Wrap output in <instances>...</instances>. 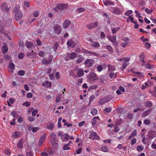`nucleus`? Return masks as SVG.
Instances as JSON below:
<instances>
[{"label": "nucleus", "instance_id": "obj_1", "mask_svg": "<svg viewBox=\"0 0 156 156\" xmlns=\"http://www.w3.org/2000/svg\"><path fill=\"white\" fill-rule=\"evenodd\" d=\"M62 31V28L60 25L58 24L55 25L53 27V34L59 35Z\"/></svg>", "mask_w": 156, "mask_h": 156}, {"label": "nucleus", "instance_id": "obj_2", "mask_svg": "<svg viewBox=\"0 0 156 156\" xmlns=\"http://www.w3.org/2000/svg\"><path fill=\"white\" fill-rule=\"evenodd\" d=\"M112 9L113 12L115 14L120 15L122 14L123 12V7H121V8L114 7L112 8Z\"/></svg>", "mask_w": 156, "mask_h": 156}, {"label": "nucleus", "instance_id": "obj_3", "mask_svg": "<svg viewBox=\"0 0 156 156\" xmlns=\"http://www.w3.org/2000/svg\"><path fill=\"white\" fill-rule=\"evenodd\" d=\"M77 56V54L74 52L71 53H68L65 57V60L66 61L69 60L70 59H74Z\"/></svg>", "mask_w": 156, "mask_h": 156}, {"label": "nucleus", "instance_id": "obj_4", "mask_svg": "<svg viewBox=\"0 0 156 156\" xmlns=\"http://www.w3.org/2000/svg\"><path fill=\"white\" fill-rule=\"evenodd\" d=\"M53 57L50 55L49 56V58L47 60L45 58H44L41 61V63L43 64L48 65L50 63L52 60Z\"/></svg>", "mask_w": 156, "mask_h": 156}, {"label": "nucleus", "instance_id": "obj_5", "mask_svg": "<svg viewBox=\"0 0 156 156\" xmlns=\"http://www.w3.org/2000/svg\"><path fill=\"white\" fill-rule=\"evenodd\" d=\"M94 60L90 59H88L85 60L84 64L86 66L90 67L93 66L94 63Z\"/></svg>", "mask_w": 156, "mask_h": 156}, {"label": "nucleus", "instance_id": "obj_6", "mask_svg": "<svg viewBox=\"0 0 156 156\" xmlns=\"http://www.w3.org/2000/svg\"><path fill=\"white\" fill-rule=\"evenodd\" d=\"M96 74L94 73H91L90 74V76L89 77V80L90 81H94L97 80H98Z\"/></svg>", "mask_w": 156, "mask_h": 156}, {"label": "nucleus", "instance_id": "obj_7", "mask_svg": "<svg viewBox=\"0 0 156 156\" xmlns=\"http://www.w3.org/2000/svg\"><path fill=\"white\" fill-rule=\"evenodd\" d=\"M46 134H44L40 138L38 141V146H41L46 139Z\"/></svg>", "mask_w": 156, "mask_h": 156}, {"label": "nucleus", "instance_id": "obj_8", "mask_svg": "<svg viewBox=\"0 0 156 156\" xmlns=\"http://www.w3.org/2000/svg\"><path fill=\"white\" fill-rule=\"evenodd\" d=\"M65 5L63 4L59 3L57 5L56 7L53 8V9L58 11V10H62L65 8Z\"/></svg>", "mask_w": 156, "mask_h": 156}, {"label": "nucleus", "instance_id": "obj_9", "mask_svg": "<svg viewBox=\"0 0 156 156\" xmlns=\"http://www.w3.org/2000/svg\"><path fill=\"white\" fill-rule=\"evenodd\" d=\"M129 58H124L122 67V70L124 69L127 67V65L129 64Z\"/></svg>", "mask_w": 156, "mask_h": 156}, {"label": "nucleus", "instance_id": "obj_10", "mask_svg": "<svg viewBox=\"0 0 156 156\" xmlns=\"http://www.w3.org/2000/svg\"><path fill=\"white\" fill-rule=\"evenodd\" d=\"M84 53L88 56H95L98 57H99L100 55L94 52L90 51L87 50L84 51Z\"/></svg>", "mask_w": 156, "mask_h": 156}, {"label": "nucleus", "instance_id": "obj_11", "mask_svg": "<svg viewBox=\"0 0 156 156\" xmlns=\"http://www.w3.org/2000/svg\"><path fill=\"white\" fill-rule=\"evenodd\" d=\"M23 16V14L20 10L17 11L15 14V19L16 20H18L21 19Z\"/></svg>", "mask_w": 156, "mask_h": 156}, {"label": "nucleus", "instance_id": "obj_12", "mask_svg": "<svg viewBox=\"0 0 156 156\" xmlns=\"http://www.w3.org/2000/svg\"><path fill=\"white\" fill-rule=\"evenodd\" d=\"M140 61L141 62L143 63L142 64V65L144 66L145 68L148 69H150L153 67V66L150 65L148 63L145 62L143 59L140 60Z\"/></svg>", "mask_w": 156, "mask_h": 156}, {"label": "nucleus", "instance_id": "obj_13", "mask_svg": "<svg viewBox=\"0 0 156 156\" xmlns=\"http://www.w3.org/2000/svg\"><path fill=\"white\" fill-rule=\"evenodd\" d=\"M90 138L92 140H98L99 139V136L95 132H92L90 135Z\"/></svg>", "mask_w": 156, "mask_h": 156}, {"label": "nucleus", "instance_id": "obj_14", "mask_svg": "<svg viewBox=\"0 0 156 156\" xmlns=\"http://www.w3.org/2000/svg\"><path fill=\"white\" fill-rule=\"evenodd\" d=\"M103 2L105 5L106 6L110 5H114V3L113 2L110 0H103Z\"/></svg>", "mask_w": 156, "mask_h": 156}, {"label": "nucleus", "instance_id": "obj_15", "mask_svg": "<svg viewBox=\"0 0 156 156\" xmlns=\"http://www.w3.org/2000/svg\"><path fill=\"white\" fill-rule=\"evenodd\" d=\"M97 25L98 22H95L94 23H92L88 24L87 26L88 29H91L94 28L96 27H97Z\"/></svg>", "mask_w": 156, "mask_h": 156}, {"label": "nucleus", "instance_id": "obj_16", "mask_svg": "<svg viewBox=\"0 0 156 156\" xmlns=\"http://www.w3.org/2000/svg\"><path fill=\"white\" fill-rule=\"evenodd\" d=\"M67 44L68 46L73 48L76 46V43L72 40H70L67 42Z\"/></svg>", "mask_w": 156, "mask_h": 156}, {"label": "nucleus", "instance_id": "obj_17", "mask_svg": "<svg viewBox=\"0 0 156 156\" xmlns=\"http://www.w3.org/2000/svg\"><path fill=\"white\" fill-rule=\"evenodd\" d=\"M99 118L98 116H96L93 119L92 121V124L94 126L96 124L97 121L99 120Z\"/></svg>", "mask_w": 156, "mask_h": 156}, {"label": "nucleus", "instance_id": "obj_18", "mask_svg": "<svg viewBox=\"0 0 156 156\" xmlns=\"http://www.w3.org/2000/svg\"><path fill=\"white\" fill-rule=\"evenodd\" d=\"M36 53L35 52H33V51L31 52H28L27 55L28 56L30 57V58H33L34 57H35L36 56Z\"/></svg>", "mask_w": 156, "mask_h": 156}, {"label": "nucleus", "instance_id": "obj_19", "mask_svg": "<svg viewBox=\"0 0 156 156\" xmlns=\"http://www.w3.org/2000/svg\"><path fill=\"white\" fill-rule=\"evenodd\" d=\"M61 139L63 142L69 140V136L66 133L63 135V137H61Z\"/></svg>", "mask_w": 156, "mask_h": 156}, {"label": "nucleus", "instance_id": "obj_20", "mask_svg": "<svg viewBox=\"0 0 156 156\" xmlns=\"http://www.w3.org/2000/svg\"><path fill=\"white\" fill-rule=\"evenodd\" d=\"M20 133L17 131H15L12 134V136L13 138H17L20 137Z\"/></svg>", "mask_w": 156, "mask_h": 156}, {"label": "nucleus", "instance_id": "obj_21", "mask_svg": "<svg viewBox=\"0 0 156 156\" xmlns=\"http://www.w3.org/2000/svg\"><path fill=\"white\" fill-rule=\"evenodd\" d=\"M1 8L3 11L7 12L9 10V8L5 3H3L1 5Z\"/></svg>", "mask_w": 156, "mask_h": 156}, {"label": "nucleus", "instance_id": "obj_22", "mask_svg": "<svg viewBox=\"0 0 156 156\" xmlns=\"http://www.w3.org/2000/svg\"><path fill=\"white\" fill-rule=\"evenodd\" d=\"M151 111V109H148V110L145 111L142 114V117H145L147 116L150 113Z\"/></svg>", "mask_w": 156, "mask_h": 156}, {"label": "nucleus", "instance_id": "obj_23", "mask_svg": "<svg viewBox=\"0 0 156 156\" xmlns=\"http://www.w3.org/2000/svg\"><path fill=\"white\" fill-rule=\"evenodd\" d=\"M9 67L11 69V70H9V71L10 73L13 72L15 67V65L13 63H10L9 64Z\"/></svg>", "mask_w": 156, "mask_h": 156}, {"label": "nucleus", "instance_id": "obj_24", "mask_svg": "<svg viewBox=\"0 0 156 156\" xmlns=\"http://www.w3.org/2000/svg\"><path fill=\"white\" fill-rule=\"evenodd\" d=\"M70 23V22L69 20H65L63 23V27L65 29L66 28Z\"/></svg>", "mask_w": 156, "mask_h": 156}, {"label": "nucleus", "instance_id": "obj_25", "mask_svg": "<svg viewBox=\"0 0 156 156\" xmlns=\"http://www.w3.org/2000/svg\"><path fill=\"white\" fill-rule=\"evenodd\" d=\"M26 46L29 49H32L33 47V44L30 42L27 41L26 43Z\"/></svg>", "mask_w": 156, "mask_h": 156}, {"label": "nucleus", "instance_id": "obj_26", "mask_svg": "<svg viewBox=\"0 0 156 156\" xmlns=\"http://www.w3.org/2000/svg\"><path fill=\"white\" fill-rule=\"evenodd\" d=\"M4 46L2 48V51L3 54L6 53L8 51V49L7 45L5 43H4Z\"/></svg>", "mask_w": 156, "mask_h": 156}, {"label": "nucleus", "instance_id": "obj_27", "mask_svg": "<svg viewBox=\"0 0 156 156\" xmlns=\"http://www.w3.org/2000/svg\"><path fill=\"white\" fill-rule=\"evenodd\" d=\"M51 137V142L55 141L56 136V134L54 133H52L50 136Z\"/></svg>", "mask_w": 156, "mask_h": 156}, {"label": "nucleus", "instance_id": "obj_28", "mask_svg": "<svg viewBox=\"0 0 156 156\" xmlns=\"http://www.w3.org/2000/svg\"><path fill=\"white\" fill-rule=\"evenodd\" d=\"M23 140H20L17 144V146L19 148H22L23 147Z\"/></svg>", "mask_w": 156, "mask_h": 156}, {"label": "nucleus", "instance_id": "obj_29", "mask_svg": "<svg viewBox=\"0 0 156 156\" xmlns=\"http://www.w3.org/2000/svg\"><path fill=\"white\" fill-rule=\"evenodd\" d=\"M109 101V100L107 98L105 97L102 98L99 101V103L100 104H104L105 103Z\"/></svg>", "mask_w": 156, "mask_h": 156}, {"label": "nucleus", "instance_id": "obj_30", "mask_svg": "<svg viewBox=\"0 0 156 156\" xmlns=\"http://www.w3.org/2000/svg\"><path fill=\"white\" fill-rule=\"evenodd\" d=\"M47 128L49 130H52L54 128L55 125L53 123H51L49 124L47 123Z\"/></svg>", "mask_w": 156, "mask_h": 156}, {"label": "nucleus", "instance_id": "obj_31", "mask_svg": "<svg viewBox=\"0 0 156 156\" xmlns=\"http://www.w3.org/2000/svg\"><path fill=\"white\" fill-rule=\"evenodd\" d=\"M91 46L95 48L98 47L99 46V44L96 42H93L91 44Z\"/></svg>", "mask_w": 156, "mask_h": 156}, {"label": "nucleus", "instance_id": "obj_32", "mask_svg": "<svg viewBox=\"0 0 156 156\" xmlns=\"http://www.w3.org/2000/svg\"><path fill=\"white\" fill-rule=\"evenodd\" d=\"M51 144H52L53 147L55 149H57V148L58 147V143L57 142H56L55 141H51Z\"/></svg>", "mask_w": 156, "mask_h": 156}, {"label": "nucleus", "instance_id": "obj_33", "mask_svg": "<svg viewBox=\"0 0 156 156\" xmlns=\"http://www.w3.org/2000/svg\"><path fill=\"white\" fill-rule=\"evenodd\" d=\"M145 105L147 107H150L152 105V104L149 101H147L145 103Z\"/></svg>", "mask_w": 156, "mask_h": 156}, {"label": "nucleus", "instance_id": "obj_34", "mask_svg": "<svg viewBox=\"0 0 156 156\" xmlns=\"http://www.w3.org/2000/svg\"><path fill=\"white\" fill-rule=\"evenodd\" d=\"M77 74L78 76L79 77L82 76L83 74V70L82 69L79 70L78 71Z\"/></svg>", "mask_w": 156, "mask_h": 156}, {"label": "nucleus", "instance_id": "obj_35", "mask_svg": "<svg viewBox=\"0 0 156 156\" xmlns=\"http://www.w3.org/2000/svg\"><path fill=\"white\" fill-rule=\"evenodd\" d=\"M83 59V57L81 55H79L76 58V62L78 63L81 62Z\"/></svg>", "mask_w": 156, "mask_h": 156}, {"label": "nucleus", "instance_id": "obj_36", "mask_svg": "<svg viewBox=\"0 0 156 156\" xmlns=\"http://www.w3.org/2000/svg\"><path fill=\"white\" fill-rule=\"evenodd\" d=\"M101 149V150L104 152H107L108 151V148L105 145L102 146Z\"/></svg>", "mask_w": 156, "mask_h": 156}, {"label": "nucleus", "instance_id": "obj_37", "mask_svg": "<svg viewBox=\"0 0 156 156\" xmlns=\"http://www.w3.org/2000/svg\"><path fill=\"white\" fill-rule=\"evenodd\" d=\"M90 113L93 115H95L97 113V110L95 108H93L91 110Z\"/></svg>", "mask_w": 156, "mask_h": 156}, {"label": "nucleus", "instance_id": "obj_38", "mask_svg": "<svg viewBox=\"0 0 156 156\" xmlns=\"http://www.w3.org/2000/svg\"><path fill=\"white\" fill-rule=\"evenodd\" d=\"M120 28L119 27H116L112 29V33L113 34L115 33L117 31H118Z\"/></svg>", "mask_w": 156, "mask_h": 156}, {"label": "nucleus", "instance_id": "obj_39", "mask_svg": "<svg viewBox=\"0 0 156 156\" xmlns=\"http://www.w3.org/2000/svg\"><path fill=\"white\" fill-rule=\"evenodd\" d=\"M137 134V130L136 129L134 130L131 133L130 137H134Z\"/></svg>", "mask_w": 156, "mask_h": 156}, {"label": "nucleus", "instance_id": "obj_40", "mask_svg": "<svg viewBox=\"0 0 156 156\" xmlns=\"http://www.w3.org/2000/svg\"><path fill=\"white\" fill-rule=\"evenodd\" d=\"M63 149L64 150H69L70 149V147H69V144H66L63 147Z\"/></svg>", "mask_w": 156, "mask_h": 156}, {"label": "nucleus", "instance_id": "obj_41", "mask_svg": "<svg viewBox=\"0 0 156 156\" xmlns=\"http://www.w3.org/2000/svg\"><path fill=\"white\" fill-rule=\"evenodd\" d=\"M116 76V74L113 71H112L109 75V76L111 79L115 77Z\"/></svg>", "mask_w": 156, "mask_h": 156}, {"label": "nucleus", "instance_id": "obj_42", "mask_svg": "<svg viewBox=\"0 0 156 156\" xmlns=\"http://www.w3.org/2000/svg\"><path fill=\"white\" fill-rule=\"evenodd\" d=\"M20 6L19 5H17L15 6V7L14 8L13 10V11L14 12H17V11H19V9H20Z\"/></svg>", "mask_w": 156, "mask_h": 156}, {"label": "nucleus", "instance_id": "obj_43", "mask_svg": "<svg viewBox=\"0 0 156 156\" xmlns=\"http://www.w3.org/2000/svg\"><path fill=\"white\" fill-rule=\"evenodd\" d=\"M112 37V40H113L112 42L114 44H117V43L115 42V40L116 39V36L115 35H113Z\"/></svg>", "mask_w": 156, "mask_h": 156}, {"label": "nucleus", "instance_id": "obj_44", "mask_svg": "<svg viewBox=\"0 0 156 156\" xmlns=\"http://www.w3.org/2000/svg\"><path fill=\"white\" fill-rule=\"evenodd\" d=\"M38 55L40 57H44L45 56V54L44 52L40 51L38 52Z\"/></svg>", "mask_w": 156, "mask_h": 156}, {"label": "nucleus", "instance_id": "obj_45", "mask_svg": "<svg viewBox=\"0 0 156 156\" xmlns=\"http://www.w3.org/2000/svg\"><path fill=\"white\" fill-rule=\"evenodd\" d=\"M96 69L98 72H100L102 70L103 68L101 66L99 65L97 66Z\"/></svg>", "mask_w": 156, "mask_h": 156}, {"label": "nucleus", "instance_id": "obj_46", "mask_svg": "<svg viewBox=\"0 0 156 156\" xmlns=\"http://www.w3.org/2000/svg\"><path fill=\"white\" fill-rule=\"evenodd\" d=\"M25 73V72L23 70L19 71L18 72V75L21 76H23Z\"/></svg>", "mask_w": 156, "mask_h": 156}, {"label": "nucleus", "instance_id": "obj_47", "mask_svg": "<svg viewBox=\"0 0 156 156\" xmlns=\"http://www.w3.org/2000/svg\"><path fill=\"white\" fill-rule=\"evenodd\" d=\"M106 48L110 51L111 52H113L112 47L110 45H107L106 46Z\"/></svg>", "mask_w": 156, "mask_h": 156}, {"label": "nucleus", "instance_id": "obj_48", "mask_svg": "<svg viewBox=\"0 0 156 156\" xmlns=\"http://www.w3.org/2000/svg\"><path fill=\"white\" fill-rule=\"evenodd\" d=\"M55 151V149L51 148L49 152H48V154L50 155L54 154Z\"/></svg>", "mask_w": 156, "mask_h": 156}, {"label": "nucleus", "instance_id": "obj_49", "mask_svg": "<svg viewBox=\"0 0 156 156\" xmlns=\"http://www.w3.org/2000/svg\"><path fill=\"white\" fill-rule=\"evenodd\" d=\"M85 10V9L84 8H79L77 9V11L79 12H82Z\"/></svg>", "mask_w": 156, "mask_h": 156}, {"label": "nucleus", "instance_id": "obj_50", "mask_svg": "<svg viewBox=\"0 0 156 156\" xmlns=\"http://www.w3.org/2000/svg\"><path fill=\"white\" fill-rule=\"evenodd\" d=\"M144 123L145 125H148L150 123L151 121L150 120L146 119L144 120Z\"/></svg>", "mask_w": 156, "mask_h": 156}, {"label": "nucleus", "instance_id": "obj_51", "mask_svg": "<svg viewBox=\"0 0 156 156\" xmlns=\"http://www.w3.org/2000/svg\"><path fill=\"white\" fill-rule=\"evenodd\" d=\"M145 46L146 48L149 49L151 47V45L149 43L146 42L145 44Z\"/></svg>", "mask_w": 156, "mask_h": 156}, {"label": "nucleus", "instance_id": "obj_52", "mask_svg": "<svg viewBox=\"0 0 156 156\" xmlns=\"http://www.w3.org/2000/svg\"><path fill=\"white\" fill-rule=\"evenodd\" d=\"M39 129V128L38 127H34L32 128V131L34 133L36 132Z\"/></svg>", "mask_w": 156, "mask_h": 156}, {"label": "nucleus", "instance_id": "obj_53", "mask_svg": "<svg viewBox=\"0 0 156 156\" xmlns=\"http://www.w3.org/2000/svg\"><path fill=\"white\" fill-rule=\"evenodd\" d=\"M46 87H50L51 86V82L46 81L45 82Z\"/></svg>", "mask_w": 156, "mask_h": 156}, {"label": "nucleus", "instance_id": "obj_54", "mask_svg": "<svg viewBox=\"0 0 156 156\" xmlns=\"http://www.w3.org/2000/svg\"><path fill=\"white\" fill-rule=\"evenodd\" d=\"M133 11L131 10H129L125 13V15L126 16H128L132 14Z\"/></svg>", "mask_w": 156, "mask_h": 156}, {"label": "nucleus", "instance_id": "obj_55", "mask_svg": "<svg viewBox=\"0 0 156 156\" xmlns=\"http://www.w3.org/2000/svg\"><path fill=\"white\" fill-rule=\"evenodd\" d=\"M39 14V12L38 11H36L34 12L33 13V16L35 17H37Z\"/></svg>", "mask_w": 156, "mask_h": 156}, {"label": "nucleus", "instance_id": "obj_56", "mask_svg": "<svg viewBox=\"0 0 156 156\" xmlns=\"http://www.w3.org/2000/svg\"><path fill=\"white\" fill-rule=\"evenodd\" d=\"M140 39L141 41H143L144 42H145V41H148V39L147 38H145L144 36H142L141 37Z\"/></svg>", "mask_w": 156, "mask_h": 156}, {"label": "nucleus", "instance_id": "obj_57", "mask_svg": "<svg viewBox=\"0 0 156 156\" xmlns=\"http://www.w3.org/2000/svg\"><path fill=\"white\" fill-rule=\"evenodd\" d=\"M24 57V54L22 53H20L19 54L18 57L20 59H21L23 58Z\"/></svg>", "mask_w": 156, "mask_h": 156}, {"label": "nucleus", "instance_id": "obj_58", "mask_svg": "<svg viewBox=\"0 0 156 156\" xmlns=\"http://www.w3.org/2000/svg\"><path fill=\"white\" fill-rule=\"evenodd\" d=\"M98 80H98V81H100L101 82H103L104 80V76H101L99 78H98Z\"/></svg>", "mask_w": 156, "mask_h": 156}, {"label": "nucleus", "instance_id": "obj_59", "mask_svg": "<svg viewBox=\"0 0 156 156\" xmlns=\"http://www.w3.org/2000/svg\"><path fill=\"white\" fill-rule=\"evenodd\" d=\"M112 109L111 108H107L104 109V111L108 113L112 111Z\"/></svg>", "mask_w": 156, "mask_h": 156}, {"label": "nucleus", "instance_id": "obj_60", "mask_svg": "<svg viewBox=\"0 0 156 156\" xmlns=\"http://www.w3.org/2000/svg\"><path fill=\"white\" fill-rule=\"evenodd\" d=\"M95 96L94 95L91 96L89 98V104H90L91 101L94 98Z\"/></svg>", "mask_w": 156, "mask_h": 156}, {"label": "nucleus", "instance_id": "obj_61", "mask_svg": "<svg viewBox=\"0 0 156 156\" xmlns=\"http://www.w3.org/2000/svg\"><path fill=\"white\" fill-rule=\"evenodd\" d=\"M37 112V109H35L33 111L32 113V115L35 116L36 115V114Z\"/></svg>", "mask_w": 156, "mask_h": 156}, {"label": "nucleus", "instance_id": "obj_62", "mask_svg": "<svg viewBox=\"0 0 156 156\" xmlns=\"http://www.w3.org/2000/svg\"><path fill=\"white\" fill-rule=\"evenodd\" d=\"M144 149V147L141 146H139L137 147V150L138 151H140Z\"/></svg>", "mask_w": 156, "mask_h": 156}, {"label": "nucleus", "instance_id": "obj_63", "mask_svg": "<svg viewBox=\"0 0 156 156\" xmlns=\"http://www.w3.org/2000/svg\"><path fill=\"white\" fill-rule=\"evenodd\" d=\"M85 123V121H83L80 122L78 124V125L79 127H81L83 126Z\"/></svg>", "mask_w": 156, "mask_h": 156}, {"label": "nucleus", "instance_id": "obj_64", "mask_svg": "<svg viewBox=\"0 0 156 156\" xmlns=\"http://www.w3.org/2000/svg\"><path fill=\"white\" fill-rule=\"evenodd\" d=\"M41 156H48V153L45 152H43L41 153Z\"/></svg>", "mask_w": 156, "mask_h": 156}]
</instances>
